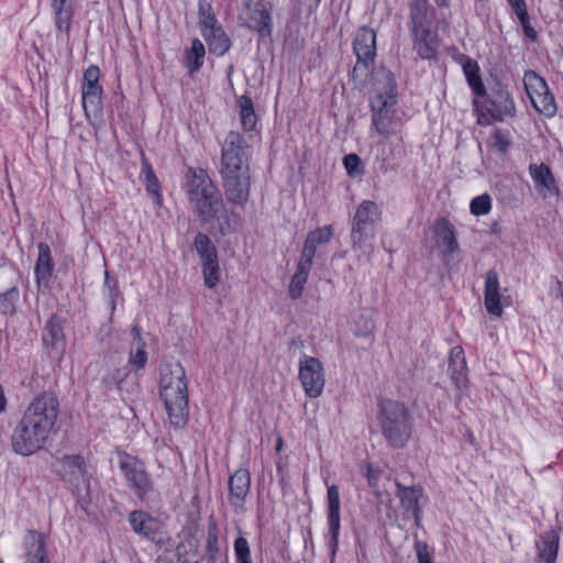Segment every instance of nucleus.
Masks as SVG:
<instances>
[{"mask_svg":"<svg viewBox=\"0 0 563 563\" xmlns=\"http://www.w3.org/2000/svg\"><path fill=\"white\" fill-rule=\"evenodd\" d=\"M56 32L69 36L75 16L74 0L51 2Z\"/></svg>","mask_w":563,"mask_h":563,"instance_id":"obj_29","label":"nucleus"},{"mask_svg":"<svg viewBox=\"0 0 563 563\" xmlns=\"http://www.w3.org/2000/svg\"><path fill=\"white\" fill-rule=\"evenodd\" d=\"M229 503L235 511L244 509L251 488V475L246 468L236 470L229 478Z\"/></svg>","mask_w":563,"mask_h":563,"instance_id":"obj_19","label":"nucleus"},{"mask_svg":"<svg viewBox=\"0 0 563 563\" xmlns=\"http://www.w3.org/2000/svg\"><path fill=\"white\" fill-rule=\"evenodd\" d=\"M244 10L242 15L245 16L243 24L249 30L256 32L261 38H267L273 33V18L271 8L267 7L265 0H245L243 2Z\"/></svg>","mask_w":563,"mask_h":563,"instance_id":"obj_10","label":"nucleus"},{"mask_svg":"<svg viewBox=\"0 0 563 563\" xmlns=\"http://www.w3.org/2000/svg\"><path fill=\"white\" fill-rule=\"evenodd\" d=\"M559 549V537L554 531L547 532L538 544L539 556L545 563H553L556 560Z\"/></svg>","mask_w":563,"mask_h":563,"instance_id":"obj_40","label":"nucleus"},{"mask_svg":"<svg viewBox=\"0 0 563 563\" xmlns=\"http://www.w3.org/2000/svg\"><path fill=\"white\" fill-rule=\"evenodd\" d=\"M42 341L51 358L59 360L64 355L66 341L60 317L57 314L49 317L42 332Z\"/></svg>","mask_w":563,"mask_h":563,"instance_id":"obj_16","label":"nucleus"},{"mask_svg":"<svg viewBox=\"0 0 563 563\" xmlns=\"http://www.w3.org/2000/svg\"><path fill=\"white\" fill-rule=\"evenodd\" d=\"M529 173L537 188H544L550 195L559 194L555 178L547 164H530Z\"/></svg>","mask_w":563,"mask_h":563,"instance_id":"obj_34","label":"nucleus"},{"mask_svg":"<svg viewBox=\"0 0 563 563\" xmlns=\"http://www.w3.org/2000/svg\"><path fill=\"white\" fill-rule=\"evenodd\" d=\"M353 54L356 63L350 71L353 81H363L373 73L376 63V32L368 26H361L353 40Z\"/></svg>","mask_w":563,"mask_h":563,"instance_id":"obj_4","label":"nucleus"},{"mask_svg":"<svg viewBox=\"0 0 563 563\" xmlns=\"http://www.w3.org/2000/svg\"><path fill=\"white\" fill-rule=\"evenodd\" d=\"M485 103L482 107L477 123L490 124L492 122H501L505 117L516 115V104L508 89L500 82H497L490 93L485 97Z\"/></svg>","mask_w":563,"mask_h":563,"instance_id":"obj_6","label":"nucleus"},{"mask_svg":"<svg viewBox=\"0 0 563 563\" xmlns=\"http://www.w3.org/2000/svg\"><path fill=\"white\" fill-rule=\"evenodd\" d=\"M221 185L229 203L244 208L251 196V170L220 174Z\"/></svg>","mask_w":563,"mask_h":563,"instance_id":"obj_11","label":"nucleus"},{"mask_svg":"<svg viewBox=\"0 0 563 563\" xmlns=\"http://www.w3.org/2000/svg\"><path fill=\"white\" fill-rule=\"evenodd\" d=\"M383 158L389 159L390 163H397L396 162V155H395V147L393 144H390L389 150L386 151L385 148L382 151V154L379 155Z\"/></svg>","mask_w":563,"mask_h":563,"instance_id":"obj_60","label":"nucleus"},{"mask_svg":"<svg viewBox=\"0 0 563 563\" xmlns=\"http://www.w3.org/2000/svg\"><path fill=\"white\" fill-rule=\"evenodd\" d=\"M200 34L207 44L209 54L217 57L224 56L233 45L231 37L225 32L222 24Z\"/></svg>","mask_w":563,"mask_h":563,"instance_id":"obj_27","label":"nucleus"},{"mask_svg":"<svg viewBox=\"0 0 563 563\" xmlns=\"http://www.w3.org/2000/svg\"><path fill=\"white\" fill-rule=\"evenodd\" d=\"M283 448V439L280 435L277 437V441H276V451L279 452Z\"/></svg>","mask_w":563,"mask_h":563,"instance_id":"obj_63","label":"nucleus"},{"mask_svg":"<svg viewBox=\"0 0 563 563\" xmlns=\"http://www.w3.org/2000/svg\"><path fill=\"white\" fill-rule=\"evenodd\" d=\"M454 60L462 66L465 79H468L470 77L481 73L478 63L468 55L459 54L456 57H454Z\"/></svg>","mask_w":563,"mask_h":563,"instance_id":"obj_53","label":"nucleus"},{"mask_svg":"<svg viewBox=\"0 0 563 563\" xmlns=\"http://www.w3.org/2000/svg\"><path fill=\"white\" fill-rule=\"evenodd\" d=\"M432 232L435 244L444 258H451L453 254L460 252L457 232L449 219L438 218L433 223Z\"/></svg>","mask_w":563,"mask_h":563,"instance_id":"obj_17","label":"nucleus"},{"mask_svg":"<svg viewBox=\"0 0 563 563\" xmlns=\"http://www.w3.org/2000/svg\"><path fill=\"white\" fill-rule=\"evenodd\" d=\"M132 335H133V344L134 345L145 343L142 339V330H141L140 325L135 324L132 327Z\"/></svg>","mask_w":563,"mask_h":563,"instance_id":"obj_59","label":"nucleus"},{"mask_svg":"<svg viewBox=\"0 0 563 563\" xmlns=\"http://www.w3.org/2000/svg\"><path fill=\"white\" fill-rule=\"evenodd\" d=\"M415 550L418 558V563H433L432 554L429 551V547L423 541H416Z\"/></svg>","mask_w":563,"mask_h":563,"instance_id":"obj_56","label":"nucleus"},{"mask_svg":"<svg viewBox=\"0 0 563 563\" xmlns=\"http://www.w3.org/2000/svg\"><path fill=\"white\" fill-rule=\"evenodd\" d=\"M201 266L205 286L210 289L214 288L221 278L219 258L202 263Z\"/></svg>","mask_w":563,"mask_h":563,"instance_id":"obj_45","label":"nucleus"},{"mask_svg":"<svg viewBox=\"0 0 563 563\" xmlns=\"http://www.w3.org/2000/svg\"><path fill=\"white\" fill-rule=\"evenodd\" d=\"M197 18L198 29L200 33L208 31L212 27L221 25L217 13L209 0H198L197 2Z\"/></svg>","mask_w":563,"mask_h":563,"instance_id":"obj_36","label":"nucleus"},{"mask_svg":"<svg viewBox=\"0 0 563 563\" xmlns=\"http://www.w3.org/2000/svg\"><path fill=\"white\" fill-rule=\"evenodd\" d=\"M484 303L487 312L494 317H501L503 307L499 294V277L495 269H489L485 277Z\"/></svg>","mask_w":563,"mask_h":563,"instance_id":"obj_26","label":"nucleus"},{"mask_svg":"<svg viewBox=\"0 0 563 563\" xmlns=\"http://www.w3.org/2000/svg\"><path fill=\"white\" fill-rule=\"evenodd\" d=\"M438 7L445 8L449 7L450 0H434Z\"/></svg>","mask_w":563,"mask_h":563,"instance_id":"obj_62","label":"nucleus"},{"mask_svg":"<svg viewBox=\"0 0 563 563\" xmlns=\"http://www.w3.org/2000/svg\"><path fill=\"white\" fill-rule=\"evenodd\" d=\"M395 495L399 499L400 507L406 515L411 516L416 523L419 525L421 519L420 500L423 498L424 492L420 486H405L399 481H395Z\"/></svg>","mask_w":563,"mask_h":563,"instance_id":"obj_18","label":"nucleus"},{"mask_svg":"<svg viewBox=\"0 0 563 563\" xmlns=\"http://www.w3.org/2000/svg\"><path fill=\"white\" fill-rule=\"evenodd\" d=\"M332 235L333 227L331 224L323 225L316 230L309 231L303 242L299 260L313 265V258L317 254V247L319 245L329 243Z\"/></svg>","mask_w":563,"mask_h":563,"instance_id":"obj_23","label":"nucleus"},{"mask_svg":"<svg viewBox=\"0 0 563 563\" xmlns=\"http://www.w3.org/2000/svg\"><path fill=\"white\" fill-rule=\"evenodd\" d=\"M383 100H395L398 102L397 81L391 70L383 67L378 71L376 80V95L371 102H382Z\"/></svg>","mask_w":563,"mask_h":563,"instance_id":"obj_31","label":"nucleus"},{"mask_svg":"<svg viewBox=\"0 0 563 563\" xmlns=\"http://www.w3.org/2000/svg\"><path fill=\"white\" fill-rule=\"evenodd\" d=\"M556 285H558V290H559L560 295L563 297V282L558 280Z\"/></svg>","mask_w":563,"mask_h":563,"instance_id":"obj_64","label":"nucleus"},{"mask_svg":"<svg viewBox=\"0 0 563 563\" xmlns=\"http://www.w3.org/2000/svg\"><path fill=\"white\" fill-rule=\"evenodd\" d=\"M327 510H328V525H329V533L331 536V544L332 547H336L340 527H341V501H340V490L336 485L328 486L327 490Z\"/></svg>","mask_w":563,"mask_h":563,"instance_id":"obj_22","label":"nucleus"},{"mask_svg":"<svg viewBox=\"0 0 563 563\" xmlns=\"http://www.w3.org/2000/svg\"><path fill=\"white\" fill-rule=\"evenodd\" d=\"M238 104L243 130L246 132L253 131L257 122V114L252 98L247 95H243L239 98Z\"/></svg>","mask_w":563,"mask_h":563,"instance_id":"obj_39","label":"nucleus"},{"mask_svg":"<svg viewBox=\"0 0 563 563\" xmlns=\"http://www.w3.org/2000/svg\"><path fill=\"white\" fill-rule=\"evenodd\" d=\"M129 361L136 369L145 367L147 363L145 343L135 345V351L131 350Z\"/></svg>","mask_w":563,"mask_h":563,"instance_id":"obj_54","label":"nucleus"},{"mask_svg":"<svg viewBox=\"0 0 563 563\" xmlns=\"http://www.w3.org/2000/svg\"><path fill=\"white\" fill-rule=\"evenodd\" d=\"M103 292L109 298V306L113 311L115 309L117 298L121 296V291L119 289L118 279L112 277L108 269L104 271Z\"/></svg>","mask_w":563,"mask_h":563,"instance_id":"obj_47","label":"nucleus"},{"mask_svg":"<svg viewBox=\"0 0 563 563\" xmlns=\"http://www.w3.org/2000/svg\"><path fill=\"white\" fill-rule=\"evenodd\" d=\"M507 2L517 18L528 13L526 0H507Z\"/></svg>","mask_w":563,"mask_h":563,"instance_id":"obj_58","label":"nucleus"},{"mask_svg":"<svg viewBox=\"0 0 563 563\" xmlns=\"http://www.w3.org/2000/svg\"><path fill=\"white\" fill-rule=\"evenodd\" d=\"M413 51L421 59H433L439 47L438 29L409 32Z\"/></svg>","mask_w":563,"mask_h":563,"instance_id":"obj_21","label":"nucleus"},{"mask_svg":"<svg viewBox=\"0 0 563 563\" xmlns=\"http://www.w3.org/2000/svg\"><path fill=\"white\" fill-rule=\"evenodd\" d=\"M343 166L350 177H355L364 173L362 161L355 153L346 154L343 157Z\"/></svg>","mask_w":563,"mask_h":563,"instance_id":"obj_52","label":"nucleus"},{"mask_svg":"<svg viewBox=\"0 0 563 563\" xmlns=\"http://www.w3.org/2000/svg\"><path fill=\"white\" fill-rule=\"evenodd\" d=\"M159 395L170 419L187 420L188 391L185 369L179 362L159 368Z\"/></svg>","mask_w":563,"mask_h":563,"instance_id":"obj_2","label":"nucleus"},{"mask_svg":"<svg viewBox=\"0 0 563 563\" xmlns=\"http://www.w3.org/2000/svg\"><path fill=\"white\" fill-rule=\"evenodd\" d=\"M312 264L299 260L289 285V297L294 300L301 297Z\"/></svg>","mask_w":563,"mask_h":563,"instance_id":"obj_37","label":"nucleus"},{"mask_svg":"<svg viewBox=\"0 0 563 563\" xmlns=\"http://www.w3.org/2000/svg\"><path fill=\"white\" fill-rule=\"evenodd\" d=\"M194 246L201 260V264L219 258L216 245L212 243L210 238L202 232H198L196 234L194 239Z\"/></svg>","mask_w":563,"mask_h":563,"instance_id":"obj_41","label":"nucleus"},{"mask_svg":"<svg viewBox=\"0 0 563 563\" xmlns=\"http://www.w3.org/2000/svg\"><path fill=\"white\" fill-rule=\"evenodd\" d=\"M375 330V322L369 316L367 310H363L355 321V335L356 336H369Z\"/></svg>","mask_w":563,"mask_h":563,"instance_id":"obj_48","label":"nucleus"},{"mask_svg":"<svg viewBox=\"0 0 563 563\" xmlns=\"http://www.w3.org/2000/svg\"><path fill=\"white\" fill-rule=\"evenodd\" d=\"M27 563H49L45 550L44 536L36 530H29L24 537Z\"/></svg>","mask_w":563,"mask_h":563,"instance_id":"obj_32","label":"nucleus"},{"mask_svg":"<svg viewBox=\"0 0 563 563\" xmlns=\"http://www.w3.org/2000/svg\"><path fill=\"white\" fill-rule=\"evenodd\" d=\"M141 177H143L147 195L152 198L156 206L161 207L163 203L161 181L157 178L144 151H141Z\"/></svg>","mask_w":563,"mask_h":563,"instance_id":"obj_30","label":"nucleus"},{"mask_svg":"<svg viewBox=\"0 0 563 563\" xmlns=\"http://www.w3.org/2000/svg\"><path fill=\"white\" fill-rule=\"evenodd\" d=\"M492 209V198L488 194H483L471 200L470 210L474 216L487 214Z\"/></svg>","mask_w":563,"mask_h":563,"instance_id":"obj_50","label":"nucleus"},{"mask_svg":"<svg viewBox=\"0 0 563 563\" xmlns=\"http://www.w3.org/2000/svg\"><path fill=\"white\" fill-rule=\"evenodd\" d=\"M19 297L20 292L15 286L0 294V313L13 314L15 312V306Z\"/></svg>","mask_w":563,"mask_h":563,"instance_id":"obj_46","label":"nucleus"},{"mask_svg":"<svg viewBox=\"0 0 563 563\" xmlns=\"http://www.w3.org/2000/svg\"><path fill=\"white\" fill-rule=\"evenodd\" d=\"M382 209L373 200H363L351 219V246L354 251L365 249L375 239L376 227L382 221Z\"/></svg>","mask_w":563,"mask_h":563,"instance_id":"obj_3","label":"nucleus"},{"mask_svg":"<svg viewBox=\"0 0 563 563\" xmlns=\"http://www.w3.org/2000/svg\"><path fill=\"white\" fill-rule=\"evenodd\" d=\"M100 68L97 65H90L84 71L81 81V100L85 115L89 119V112L93 113L95 119L102 118V98L103 88L99 84Z\"/></svg>","mask_w":563,"mask_h":563,"instance_id":"obj_8","label":"nucleus"},{"mask_svg":"<svg viewBox=\"0 0 563 563\" xmlns=\"http://www.w3.org/2000/svg\"><path fill=\"white\" fill-rule=\"evenodd\" d=\"M466 82H467L470 89L472 90V92L476 97L473 100V106H474L475 110L478 111L479 102H478L477 98H484L487 96V90L483 82L481 73L466 79Z\"/></svg>","mask_w":563,"mask_h":563,"instance_id":"obj_51","label":"nucleus"},{"mask_svg":"<svg viewBox=\"0 0 563 563\" xmlns=\"http://www.w3.org/2000/svg\"><path fill=\"white\" fill-rule=\"evenodd\" d=\"M518 20L520 22L525 36L528 37L532 43H536L538 41V33L530 23L529 13L518 16Z\"/></svg>","mask_w":563,"mask_h":563,"instance_id":"obj_55","label":"nucleus"},{"mask_svg":"<svg viewBox=\"0 0 563 563\" xmlns=\"http://www.w3.org/2000/svg\"><path fill=\"white\" fill-rule=\"evenodd\" d=\"M377 477L378 476H377L376 472L373 468L369 467L368 471H367V479H368V484L371 486H375Z\"/></svg>","mask_w":563,"mask_h":563,"instance_id":"obj_61","label":"nucleus"},{"mask_svg":"<svg viewBox=\"0 0 563 563\" xmlns=\"http://www.w3.org/2000/svg\"><path fill=\"white\" fill-rule=\"evenodd\" d=\"M251 146L243 134L230 131L222 145L219 174L250 172Z\"/></svg>","mask_w":563,"mask_h":563,"instance_id":"obj_5","label":"nucleus"},{"mask_svg":"<svg viewBox=\"0 0 563 563\" xmlns=\"http://www.w3.org/2000/svg\"><path fill=\"white\" fill-rule=\"evenodd\" d=\"M408 418V409L402 402L383 397L377 398L378 422H407Z\"/></svg>","mask_w":563,"mask_h":563,"instance_id":"obj_28","label":"nucleus"},{"mask_svg":"<svg viewBox=\"0 0 563 563\" xmlns=\"http://www.w3.org/2000/svg\"><path fill=\"white\" fill-rule=\"evenodd\" d=\"M57 463L60 465L58 472L64 481L75 484L85 477L86 465L80 455H64L57 459Z\"/></svg>","mask_w":563,"mask_h":563,"instance_id":"obj_33","label":"nucleus"},{"mask_svg":"<svg viewBox=\"0 0 563 563\" xmlns=\"http://www.w3.org/2000/svg\"><path fill=\"white\" fill-rule=\"evenodd\" d=\"M38 255L34 266V275L38 287H48L54 272V260L51 247L47 243L41 242L37 245Z\"/></svg>","mask_w":563,"mask_h":563,"instance_id":"obj_25","label":"nucleus"},{"mask_svg":"<svg viewBox=\"0 0 563 563\" xmlns=\"http://www.w3.org/2000/svg\"><path fill=\"white\" fill-rule=\"evenodd\" d=\"M383 434L394 448H402L410 438L409 424H384Z\"/></svg>","mask_w":563,"mask_h":563,"instance_id":"obj_38","label":"nucleus"},{"mask_svg":"<svg viewBox=\"0 0 563 563\" xmlns=\"http://www.w3.org/2000/svg\"><path fill=\"white\" fill-rule=\"evenodd\" d=\"M184 188L194 214L210 234L225 236L235 231L240 217L227 206L206 169L188 167Z\"/></svg>","mask_w":563,"mask_h":563,"instance_id":"obj_1","label":"nucleus"},{"mask_svg":"<svg viewBox=\"0 0 563 563\" xmlns=\"http://www.w3.org/2000/svg\"><path fill=\"white\" fill-rule=\"evenodd\" d=\"M206 47L199 38H194L189 48L184 53V66L189 75L198 73L205 63Z\"/></svg>","mask_w":563,"mask_h":563,"instance_id":"obj_35","label":"nucleus"},{"mask_svg":"<svg viewBox=\"0 0 563 563\" xmlns=\"http://www.w3.org/2000/svg\"><path fill=\"white\" fill-rule=\"evenodd\" d=\"M531 103L538 112L548 118H552L556 114V102L549 88L534 97V99L532 98Z\"/></svg>","mask_w":563,"mask_h":563,"instance_id":"obj_42","label":"nucleus"},{"mask_svg":"<svg viewBox=\"0 0 563 563\" xmlns=\"http://www.w3.org/2000/svg\"><path fill=\"white\" fill-rule=\"evenodd\" d=\"M47 424H18L12 434V448L21 455H31L41 449L48 434Z\"/></svg>","mask_w":563,"mask_h":563,"instance_id":"obj_9","label":"nucleus"},{"mask_svg":"<svg viewBox=\"0 0 563 563\" xmlns=\"http://www.w3.org/2000/svg\"><path fill=\"white\" fill-rule=\"evenodd\" d=\"M409 32L438 29L437 10L429 0H409Z\"/></svg>","mask_w":563,"mask_h":563,"instance_id":"obj_15","label":"nucleus"},{"mask_svg":"<svg viewBox=\"0 0 563 563\" xmlns=\"http://www.w3.org/2000/svg\"><path fill=\"white\" fill-rule=\"evenodd\" d=\"M298 377L307 396L317 398L321 395L325 379L319 358L303 354L299 360Z\"/></svg>","mask_w":563,"mask_h":563,"instance_id":"obj_12","label":"nucleus"},{"mask_svg":"<svg viewBox=\"0 0 563 563\" xmlns=\"http://www.w3.org/2000/svg\"><path fill=\"white\" fill-rule=\"evenodd\" d=\"M129 523L135 533L150 540H155L163 532V523L143 510H133L129 515Z\"/></svg>","mask_w":563,"mask_h":563,"instance_id":"obj_20","label":"nucleus"},{"mask_svg":"<svg viewBox=\"0 0 563 563\" xmlns=\"http://www.w3.org/2000/svg\"><path fill=\"white\" fill-rule=\"evenodd\" d=\"M523 86L530 100L549 88L547 81L533 70L525 71Z\"/></svg>","mask_w":563,"mask_h":563,"instance_id":"obj_44","label":"nucleus"},{"mask_svg":"<svg viewBox=\"0 0 563 563\" xmlns=\"http://www.w3.org/2000/svg\"><path fill=\"white\" fill-rule=\"evenodd\" d=\"M376 162L378 164L377 170L382 175H387L390 172H396L399 167V163H390L389 159L383 158L377 155Z\"/></svg>","mask_w":563,"mask_h":563,"instance_id":"obj_57","label":"nucleus"},{"mask_svg":"<svg viewBox=\"0 0 563 563\" xmlns=\"http://www.w3.org/2000/svg\"><path fill=\"white\" fill-rule=\"evenodd\" d=\"M396 104L395 100L371 102L372 126L382 136L395 135L402 123L401 119L397 117Z\"/></svg>","mask_w":563,"mask_h":563,"instance_id":"obj_13","label":"nucleus"},{"mask_svg":"<svg viewBox=\"0 0 563 563\" xmlns=\"http://www.w3.org/2000/svg\"><path fill=\"white\" fill-rule=\"evenodd\" d=\"M487 145L496 153L506 155L511 146V135L509 130L496 128L492 133Z\"/></svg>","mask_w":563,"mask_h":563,"instance_id":"obj_43","label":"nucleus"},{"mask_svg":"<svg viewBox=\"0 0 563 563\" xmlns=\"http://www.w3.org/2000/svg\"><path fill=\"white\" fill-rule=\"evenodd\" d=\"M117 456L119 468L122 472L128 486L141 500H144L154 487L153 481L145 468V464L137 457L123 451H119Z\"/></svg>","mask_w":563,"mask_h":563,"instance_id":"obj_7","label":"nucleus"},{"mask_svg":"<svg viewBox=\"0 0 563 563\" xmlns=\"http://www.w3.org/2000/svg\"><path fill=\"white\" fill-rule=\"evenodd\" d=\"M448 373L456 389L467 388V365L464 351L461 346H454L449 355Z\"/></svg>","mask_w":563,"mask_h":563,"instance_id":"obj_24","label":"nucleus"},{"mask_svg":"<svg viewBox=\"0 0 563 563\" xmlns=\"http://www.w3.org/2000/svg\"><path fill=\"white\" fill-rule=\"evenodd\" d=\"M233 550L235 563H253L250 544L244 537L235 539Z\"/></svg>","mask_w":563,"mask_h":563,"instance_id":"obj_49","label":"nucleus"},{"mask_svg":"<svg viewBox=\"0 0 563 563\" xmlns=\"http://www.w3.org/2000/svg\"><path fill=\"white\" fill-rule=\"evenodd\" d=\"M59 401L53 391L37 395L24 412L22 422H56Z\"/></svg>","mask_w":563,"mask_h":563,"instance_id":"obj_14","label":"nucleus"}]
</instances>
